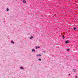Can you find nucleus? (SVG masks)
I'll return each instance as SVG.
<instances>
[{"label":"nucleus","instance_id":"nucleus-6","mask_svg":"<svg viewBox=\"0 0 78 78\" xmlns=\"http://www.w3.org/2000/svg\"><path fill=\"white\" fill-rule=\"evenodd\" d=\"M73 72H75V69H73Z\"/></svg>","mask_w":78,"mask_h":78},{"label":"nucleus","instance_id":"nucleus-12","mask_svg":"<svg viewBox=\"0 0 78 78\" xmlns=\"http://www.w3.org/2000/svg\"><path fill=\"white\" fill-rule=\"evenodd\" d=\"M76 30V28L74 27V30Z\"/></svg>","mask_w":78,"mask_h":78},{"label":"nucleus","instance_id":"nucleus-1","mask_svg":"<svg viewBox=\"0 0 78 78\" xmlns=\"http://www.w3.org/2000/svg\"><path fill=\"white\" fill-rule=\"evenodd\" d=\"M69 40H67L66 41H65V43L66 44H67L68 42H69Z\"/></svg>","mask_w":78,"mask_h":78},{"label":"nucleus","instance_id":"nucleus-14","mask_svg":"<svg viewBox=\"0 0 78 78\" xmlns=\"http://www.w3.org/2000/svg\"><path fill=\"white\" fill-rule=\"evenodd\" d=\"M69 49H67V51H69Z\"/></svg>","mask_w":78,"mask_h":78},{"label":"nucleus","instance_id":"nucleus-3","mask_svg":"<svg viewBox=\"0 0 78 78\" xmlns=\"http://www.w3.org/2000/svg\"><path fill=\"white\" fill-rule=\"evenodd\" d=\"M35 47H36V49H37V48H40V47H37V46H36Z\"/></svg>","mask_w":78,"mask_h":78},{"label":"nucleus","instance_id":"nucleus-13","mask_svg":"<svg viewBox=\"0 0 78 78\" xmlns=\"http://www.w3.org/2000/svg\"><path fill=\"white\" fill-rule=\"evenodd\" d=\"M62 37H63V39H64V37H64V36H63Z\"/></svg>","mask_w":78,"mask_h":78},{"label":"nucleus","instance_id":"nucleus-7","mask_svg":"<svg viewBox=\"0 0 78 78\" xmlns=\"http://www.w3.org/2000/svg\"><path fill=\"white\" fill-rule=\"evenodd\" d=\"M34 51V52H36V51L34 49L32 50V51Z\"/></svg>","mask_w":78,"mask_h":78},{"label":"nucleus","instance_id":"nucleus-4","mask_svg":"<svg viewBox=\"0 0 78 78\" xmlns=\"http://www.w3.org/2000/svg\"><path fill=\"white\" fill-rule=\"evenodd\" d=\"M25 1V0H23V3H26L27 2H26V1Z\"/></svg>","mask_w":78,"mask_h":78},{"label":"nucleus","instance_id":"nucleus-5","mask_svg":"<svg viewBox=\"0 0 78 78\" xmlns=\"http://www.w3.org/2000/svg\"><path fill=\"white\" fill-rule=\"evenodd\" d=\"M11 43H12V44H14V42H13V41H11Z\"/></svg>","mask_w":78,"mask_h":78},{"label":"nucleus","instance_id":"nucleus-15","mask_svg":"<svg viewBox=\"0 0 78 78\" xmlns=\"http://www.w3.org/2000/svg\"><path fill=\"white\" fill-rule=\"evenodd\" d=\"M75 77L76 78V77L77 78V76H76Z\"/></svg>","mask_w":78,"mask_h":78},{"label":"nucleus","instance_id":"nucleus-2","mask_svg":"<svg viewBox=\"0 0 78 78\" xmlns=\"http://www.w3.org/2000/svg\"><path fill=\"white\" fill-rule=\"evenodd\" d=\"M37 56H41V55L40 54H38L36 55Z\"/></svg>","mask_w":78,"mask_h":78},{"label":"nucleus","instance_id":"nucleus-9","mask_svg":"<svg viewBox=\"0 0 78 78\" xmlns=\"http://www.w3.org/2000/svg\"><path fill=\"white\" fill-rule=\"evenodd\" d=\"M20 69H23V67H21L20 68Z\"/></svg>","mask_w":78,"mask_h":78},{"label":"nucleus","instance_id":"nucleus-8","mask_svg":"<svg viewBox=\"0 0 78 78\" xmlns=\"http://www.w3.org/2000/svg\"><path fill=\"white\" fill-rule=\"evenodd\" d=\"M7 11H9V9L8 8H7L6 10Z\"/></svg>","mask_w":78,"mask_h":78},{"label":"nucleus","instance_id":"nucleus-16","mask_svg":"<svg viewBox=\"0 0 78 78\" xmlns=\"http://www.w3.org/2000/svg\"><path fill=\"white\" fill-rule=\"evenodd\" d=\"M70 75V74H69V75Z\"/></svg>","mask_w":78,"mask_h":78},{"label":"nucleus","instance_id":"nucleus-11","mask_svg":"<svg viewBox=\"0 0 78 78\" xmlns=\"http://www.w3.org/2000/svg\"><path fill=\"white\" fill-rule=\"evenodd\" d=\"M38 60H39V61H41V58H39V59H38Z\"/></svg>","mask_w":78,"mask_h":78},{"label":"nucleus","instance_id":"nucleus-10","mask_svg":"<svg viewBox=\"0 0 78 78\" xmlns=\"http://www.w3.org/2000/svg\"><path fill=\"white\" fill-rule=\"evenodd\" d=\"M33 37H30V39H33Z\"/></svg>","mask_w":78,"mask_h":78}]
</instances>
